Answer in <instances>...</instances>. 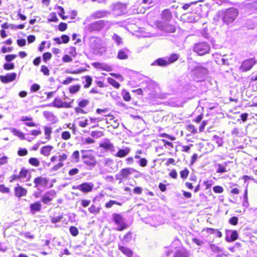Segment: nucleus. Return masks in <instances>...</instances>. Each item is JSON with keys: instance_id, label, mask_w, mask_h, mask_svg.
<instances>
[{"instance_id": "c756f323", "label": "nucleus", "mask_w": 257, "mask_h": 257, "mask_svg": "<svg viewBox=\"0 0 257 257\" xmlns=\"http://www.w3.org/2000/svg\"><path fill=\"white\" fill-rule=\"evenodd\" d=\"M132 239V233L130 231L128 232L121 239L123 244L127 243L130 242Z\"/></svg>"}, {"instance_id": "a19ab883", "label": "nucleus", "mask_w": 257, "mask_h": 257, "mask_svg": "<svg viewBox=\"0 0 257 257\" xmlns=\"http://www.w3.org/2000/svg\"><path fill=\"white\" fill-rule=\"evenodd\" d=\"M28 171L27 169L24 168H22L21 170L19 173V177L21 179L26 178Z\"/></svg>"}, {"instance_id": "6ab92c4d", "label": "nucleus", "mask_w": 257, "mask_h": 257, "mask_svg": "<svg viewBox=\"0 0 257 257\" xmlns=\"http://www.w3.org/2000/svg\"><path fill=\"white\" fill-rule=\"evenodd\" d=\"M92 65L96 69H101L103 70L110 71V66L105 64L100 63L99 62H94L92 64Z\"/></svg>"}, {"instance_id": "f3484780", "label": "nucleus", "mask_w": 257, "mask_h": 257, "mask_svg": "<svg viewBox=\"0 0 257 257\" xmlns=\"http://www.w3.org/2000/svg\"><path fill=\"white\" fill-rule=\"evenodd\" d=\"M34 182L35 184V187L37 188L38 190H39V186H44L46 185L47 180L45 178L38 177L34 179Z\"/></svg>"}, {"instance_id": "e2e57ef3", "label": "nucleus", "mask_w": 257, "mask_h": 257, "mask_svg": "<svg viewBox=\"0 0 257 257\" xmlns=\"http://www.w3.org/2000/svg\"><path fill=\"white\" fill-rule=\"evenodd\" d=\"M138 163L141 167H144L147 165L148 161L145 158H142L138 161Z\"/></svg>"}, {"instance_id": "69168bd1", "label": "nucleus", "mask_w": 257, "mask_h": 257, "mask_svg": "<svg viewBox=\"0 0 257 257\" xmlns=\"http://www.w3.org/2000/svg\"><path fill=\"white\" fill-rule=\"evenodd\" d=\"M17 57L16 55L14 54H11V55H7L5 56V60L8 62H10L15 59Z\"/></svg>"}, {"instance_id": "a878e982", "label": "nucleus", "mask_w": 257, "mask_h": 257, "mask_svg": "<svg viewBox=\"0 0 257 257\" xmlns=\"http://www.w3.org/2000/svg\"><path fill=\"white\" fill-rule=\"evenodd\" d=\"M112 217L113 220L117 225L120 224L121 223L124 222L123 218L120 214L114 213L112 214Z\"/></svg>"}, {"instance_id": "f257e3e1", "label": "nucleus", "mask_w": 257, "mask_h": 257, "mask_svg": "<svg viewBox=\"0 0 257 257\" xmlns=\"http://www.w3.org/2000/svg\"><path fill=\"white\" fill-rule=\"evenodd\" d=\"M180 241L179 239H175L170 246L167 247L168 250L166 251L167 256H170L175 249L176 250L174 253V257H189V252L184 248L177 249L180 245Z\"/></svg>"}, {"instance_id": "de8ad7c7", "label": "nucleus", "mask_w": 257, "mask_h": 257, "mask_svg": "<svg viewBox=\"0 0 257 257\" xmlns=\"http://www.w3.org/2000/svg\"><path fill=\"white\" fill-rule=\"evenodd\" d=\"M189 171L188 169L185 168L183 170L181 171L180 173L181 177L183 179H186L189 175Z\"/></svg>"}, {"instance_id": "7ed1b4c3", "label": "nucleus", "mask_w": 257, "mask_h": 257, "mask_svg": "<svg viewBox=\"0 0 257 257\" xmlns=\"http://www.w3.org/2000/svg\"><path fill=\"white\" fill-rule=\"evenodd\" d=\"M238 15V11L234 8L226 9L222 14V21L227 25L232 24Z\"/></svg>"}, {"instance_id": "e433bc0d", "label": "nucleus", "mask_w": 257, "mask_h": 257, "mask_svg": "<svg viewBox=\"0 0 257 257\" xmlns=\"http://www.w3.org/2000/svg\"><path fill=\"white\" fill-rule=\"evenodd\" d=\"M108 82L110 85L116 88H118L120 87L119 83L113 78H108Z\"/></svg>"}, {"instance_id": "0e129e2a", "label": "nucleus", "mask_w": 257, "mask_h": 257, "mask_svg": "<svg viewBox=\"0 0 257 257\" xmlns=\"http://www.w3.org/2000/svg\"><path fill=\"white\" fill-rule=\"evenodd\" d=\"M67 28V25L66 23L61 22L59 24L58 26V29L59 31L63 32Z\"/></svg>"}, {"instance_id": "aec40b11", "label": "nucleus", "mask_w": 257, "mask_h": 257, "mask_svg": "<svg viewBox=\"0 0 257 257\" xmlns=\"http://www.w3.org/2000/svg\"><path fill=\"white\" fill-rule=\"evenodd\" d=\"M42 205L39 202H36L30 205V208L31 212L35 214L36 212L40 211L41 209Z\"/></svg>"}, {"instance_id": "864d4df0", "label": "nucleus", "mask_w": 257, "mask_h": 257, "mask_svg": "<svg viewBox=\"0 0 257 257\" xmlns=\"http://www.w3.org/2000/svg\"><path fill=\"white\" fill-rule=\"evenodd\" d=\"M88 210L90 213L93 214H97L99 211V209L94 205H91V206L88 208Z\"/></svg>"}, {"instance_id": "603ef678", "label": "nucleus", "mask_w": 257, "mask_h": 257, "mask_svg": "<svg viewBox=\"0 0 257 257\" xmlns=\"http://www.w3.org/2000/svg\"><path fill=\"white\" fill-rule=\"evenodd\" d=\"M28 151L26 149L20 148L18 151V154L19 156H25L28 154Z\"/></svg>"}, {"instance_id": "c9c22d12", "label": "nucleus", "mask_w": 257, "mask_h": 257, "mask_svg": "<svg viewBox=\"0 0 257 257\" xmlns=\"http://www.w3.org/2000/svg\"><path fill=\"white\" fill-rule=\"evenodd\" d=\"M12 132L15 135L18 136L19 138H20L21 140H24L25 139V136L24 135L17 130L16 128H12Z\"/></svg>"}, {"instance_id": "3c124183", "label": "nucleus", "mask_w": 257, "mask_h": 257, "mask_svg": "<svg viewBox=\"0 0 257 257\" xmlns=\"http://www.w3.org/2000/svg\"><path fill=\"white\" fill-rule=\"evenodd\" d=\"M238 218L236 216H233V217H231L229 220H228V222L231 224V225H236L238 223Z\"/></svg>"}, {"instance_id": "9d476101", "label": "nucleus", "mask_w": 257, "mask_h": 257, "mask_svg": "<svg viewBox=\"0 0 257 257\" xmlns=\"http://www.w3.org/2000/svg\"><path fill=\"white\" fill-rule=\"evenodd\" d=\"M94 185L90 182H86L77 185L76 186H73V189H77L83 193H87L92 190Z\"/></svg>"}, {"instance_id": "473e14b6", "label": "nucleus", "mask_w": 257, "mask_h": 257, "mask_svg": "<svg viewBox=\"0 0 257 257\" xmlns=\"http://www.w3.org/2000/svg\"><path fill=\"white\" fill-rule=\"evenodd\" d=\"M80 86L79 85H75L69 87V92L71 94H74L79 91Z\"/></svg>"}, {"instance_id": "09e8293b", "label": "nucleus", "mask_w": 257, "mask_h": 257, "mask_svg": "<svg viewBox=\"0 0 257 257\" xmlns=\"http://www.w3.org/2000/svg\"><path fill=\"white\" fill-rule=\"evenodd\" d=\"M3 67L5 70H10L14 69L15 68V65L13 63H9L4 64Z\"/></svg>"}, {"instance_id": "a211bd4d", "label": "nucleus", "mask_w": 257, "mask_h": 257, "mask_svg": "<svg viewBox=\"0 0 257 257\" xmlns=\"http://www.w3.org/2000/svg\"><path fill=\"white\" fill-rule=\"evenodd\" d=\"M161 18L165 21H170L172 18V14L170 10L169 9L164 10L162 12Z\"/></svg>"}, {"instance_id": "f8f14e48", "label": "nucleus", "mask_w": 257, "mask_h": 257, "mask_svg": "<svg viewBox=\"0 0 257 257\" xmlns=\"http://www.w3.org/2000/svg\"><path fill=\"white\" fill-rule=\"evenodd\" d=\"M238 238V232L235 230H226L225 240L227 242H232Z\"/></svg>"}, {"instance_id": "393cba45", "label": "nucleus", "mask_w": 257, "mask_h": 257, "mask_svg": "<svg viewBox=\"0 0 257 257\" xmlns=\"http://www.w3.org/2000/svg\"><path fill=\"white\" fill-rule=\"evenodd\" d=\"M130 151V149L127 147L125 148L124 149H119L115 155V156L119 158L124 157L129 154Z\"/></svg>"}, {"instance_id": "4d7b16f0", "label": "nucleus", "mask_w": 257, "mask_h": 257, "mask_svg": "<svg viewBox=\"0 0 257 257\" xmlns=\"http://www.w3.org/2000/svg\"><path fill=\"white\" fill-rule=\"evenodd\" d=\"M112 39L115 42L117 45L120 44L121 42V38L117 34H114L112 36Z\"/></svg>"}, {"instance_id": "c85d7f7f", "label": "nucleus", "mask_w": 257, "mask_h": 257, "mask_svg": "<svg viewBox=\"0 0 257 257\" xmlns=\"http://www.w3.org/2000/svg\"><path fill=\"white\" fill-rule=\"evenodd\" d=\"M179 57V55L177 54H172L170 56L167 57L168 63L169 64H172L176 61Z\"/></svg>"}, {"instance_id": "bb28decb", "label": "nucleus", "mask_w": 257, "mask_h": 257, "mask_svg": "<svg viewBox=\"0 0 257 257\" xmlns=\"http://www.w3.org/2000/svg\"><path fill=\"white\" fill-rule=\"evenodd\" d=\"M227 165V163L224 162L223 164H216V166L217 167V169L216 170V172L217 173H222L227 172L226 170V167Z\"/></svg>"}, {"instance_id": "c03bdc74", "label": "nucleus", "mask_w": 257, "mask_h": 257, "mask_svg": "<svg viewBox=\"0 0 257 257\" xmlns=\"http://www.w3.org/2000/svg\"><path fill=\"white\" fill-rule=\"evenodd\" d=\"M116 204L118 205H121V204L119 202H117L115 200H110L108 202L106 203L105 205L106 208H110L113 205Z\"/></svg>"}, {"instance_id": "4468645a", "label": "nucleus", "mask_w": 257, "mask_h": 257, "mask_svg": "<svg viewBox=\"0 0 257 257\" xmlns=\"http://www.w3.org/2000/svg\"><path fill=\"white\" fill-rule=\"evenodd\" d=\"M14 191L15 196L19 198L25 196L27 193V190L18 184L17 186L15 188Z\"/></svg>"}, {"instance_id": "6e6d98bb", "label": "nucleus", "mask_w": 257, "mask_h": 257, "mask_svg": "<svg viewBox=\"0 0 257 257\" xmlns=\"http://www.w3.org/2000/svg\"><path fill=\"white\" fill-rule=\"evenodd\" d=\"M156 84L153 81H150L147 83V85L145 88V89L151 90L155 88Z\"/></svg>"}, {"instance_id": "2f4dec72", "label": "nucleus", "mask_w": 257, "mask_h": 257, "mask_svg": "<svg viewBox=\"0 0 257 257\" xmlns=\"http://www.w3.org/2000/svg\"><path fill=\"white\" fill-rule=\"evenodd\" d=\"M209 247L213 252L215 253L220 252L222 251V249H221L219 246L213 243L209 244Z\"/></svg>"}, {"instance_id": "7c9ffc66", "label": "nucleus", "mask_w": 257, "mask_h": 257, "mask_svg": "<svg viewBox=\"0 0 257 257\" xmlns=\"http://www.w3.org/2000/svg\"><path fill=\"white\" fill-rule=\"evenodd\" d=\"M212 141L217 144L218 147L222 146L223 143V139L217 135L213 137Z\"/></svg>"}, {"instance_id": "a18cd8bd", "label": "nucleus", "mask_w": 257, "mask_h": 257, "mask_svg": "<svg viewBox=\"0 0 257 257\" xmlns=\"http://www.w3.org/2000/svg\"><path fill=\"white\" fill-rule=\"evenodd\" d=\"M50 18L48 19V22H57L58 21V19L55 13H51L50 14Z\"/></svg>"}, {"instance_id": "1a4fd4ad", "label": "nucleus", "mask_w": 257, "mask_h": 257, "mask_svg": "<svg viewBox=\"0 0 257 257\" xmlns=\"http://www.w3.org/2000/svg\"><path fill=\"white\" fill-rule=\"evenodd\" d=\"M82 159L83 163L90 167H94L97 163L96 160L91 152L88 155H82Z\"/></svg>"}, {"instance_id": "774afa93", "label": "nucleus", "mask_w": 257, "mask_h": 257, "mask_svg": "<svg viewBox=\"0 0 257 257\" xmlns=\"http://www.w3.org/2000/svg\"><path fill=\"white\" fill-rule=\"evenodd\" d=\"M62 60L65 63H68L71 62L72 61V59L68 55L66 54L63 57Z\"/></svg>"}, {"instance_id": "13d9d810", "label": "nucleus", "mask_w": 257, "mask_h": 257, "mask_svg": "<svg viewBox=\"0 0 257 257\" xmlns=\"http://www.w3.org/2000/svg\"><path fill=\"white\" fill-rule=\"evenodd\" d=\"M52 57V54L49 52L44 53L43 55V59L44 62H46Z\"/></svg>"}, {"instance_id": "cd10ccee", "label": "nucleus", "mask_w": 257, "mask_h": 257, "mask_svg": "<svg viewBox=\"0 0 257 257\" xmlns=\"http://www.w3.org/2000/svg\"><path fill=\"white\" fill-rule=\"evenodd\" d=\"M117 58L120 60L126 59L128 58L127 50H120L118 52Z\"/></svg>"}, {"instance_id": "338daca9", "label": "nucleus", "mask_w": 257, "mask_h": 257, "mask_svg": "<svg viewBox=\"0 0 257 257\" xmlns=\"http://www.w3.org/2000/svg\"><path fill=\"white\" fill-rule=\"evenodd\" d=\"M214 192L217 193H221L223 191V189L220 186H215L213 188Z\"/></svg>"}, {"instance_id": "58836bf2", "label": "nucleus", "mask_w": 257, "mask_h": 257, "mask_svg": "<svg viewBox=\"0 0 257 257\" xmlns=\"http://www.w3.org/2000/svg\"><path fill=\"white\" fill-rule=\"evenodd\" d=\"M87 119L84 117H82L80 118V120L78 121V124L81 127H85L87 125Z\"/></svg>"}, {"instance_id": "4be33fe9", "label": "nucleus", "mask_w": 257, "mask_h": 257, "mask_svg": "<svg viewBox=\"0 0 257 257\" xmlns=\"http://www.w3.org/2000/svg\"><path fill=\"white\" fill-rule=\"evenodd\" d=\"M152 65H158L160 66H166L169 65L166 57L161 58L157 59L152 64Z\"/></svg>"}, {"instance_id": "5701e85b", "label": "nucleus", "mask_w": 257, "mask_h": 257, "mask_svg": "<svg viewBox=\"0 0 257 257\" xmlns=\"http://www.w3.org/2000/svg\"><path fill=\"white\" fill-rule=\"evenodd\" d=\"M91 47L94 49H100L101 47V40L97 38H92L91 41Z\"/></svg>"}, {"instance_id": "f03ea898", "label": "nucleus", "mask_w": 257, "mask_h": 257, "mask_svg": "<svg viewBox=\"0 0 257 257\" xmlns=\"http://www.w3.org/2000/svg\"><path fill=\"white\" fill-rule=\"evenodd\" d=\"M110 27V24L108 21L99 20L87 25L85 27V30L87 32L91 33L95 31H99L104 28L106 29H108Z\"/></svg>"}, {"instance_id": "423d86ee", "label": "nucleus", "mask_w": 257, "mask_h": 257, "mask_svg": "<svg viewBox=\"0 0 257 257\" xmlns=\"http://www.w3.org/2000/svg\"><path fill=\"white\" fill-rule=\"evenodd\" d=\"M157 27L160 30L166 33H174L176 31L174 25L164 22H158Z\"/></svg>"}, {"instance_id": "412c9836", "label": "nucleus", "mask_w": 257, "mask_h": 257, "mask_svg": "<svg viewBox=\"0 0 257 257\" xmlns=\"http://www.w3.org/2000/svg\"><path fill=\"white\" fill-rule=\"evenodd\" d=\"M118 249L127 257L133 256V251L130 248L122 245H119Z\"/></svg>"}, {"instance_id": "2eb2a0df", "label": "nucleus", "mask_w": 257, "mask_h": 257, "mask_svg": "<svg viewBox=\"0 0 257 257\" xmlns=\"http://www.w3.org/2000/svg\"><path fill=\"white\" fill-rule=\"evenodd\" d=\"M109 14V12L106 11L98 10L93 13L91 16L94 19H99L106 17Z\"/></svg>"}, {"instance_id": "4c0bfd02", "label": "nucleus", "mask_w": 257, "mask_h": 257, "mask_svg": "<svg viewBox=\"0 0 257 257\" xmlns=\"http://www.w3.org/2000/svg\"><path fill=\"white\" fill-rule=\"evenodd\" d=\"M53 106L58 108H62V101L58 98H55L53 102Z\"/></svg>"}, {"instance_id": "8fccbe9b", "label": "nucleus", "mask_w": 257, "mask_h": 257, "mask_svg": "<svg viewBox=\"0 0 257 257\" xmlns=\"http://www.w3.org/2000/svg\"><path fill=\"white\" fill-rule=\"evenodd\" d=\"M57 9L60 10V12L58 13V15L63 20H66L67 17L63 15V14L65 13L64 9L61 6H58Z\"/></svg>"}, {"instance_id": "72a5a7b5", "label": "nucleus", "mask_w": 257, "mask_h": 257, "mask_svg": "<svg viewBox=\"0 0 257 257\" xmlns=\"http://www.w3.org/2000/svg\"><path fill=\"white\" fill-rule=\"evenodd\" d=\"M85 80L84 84V87L85 88H88L91 84L92 79V78L89 76H86L84 77Z\"/></svg>"}, {"instance_id": "0eeeda50", "label": "nucleus", "mask_w": 257, "mask_h": 257, "mask_svg": "<svg viewBox=\"0 0 257 257\" xmlns=\"http://www.w3.org/2000/svg\"><path fill=\"white\" fill-rule=\"evenodd\" d=\"M191 73L196 78H201L207 74L208 70L204 67L198 65L194 67Z\"/></svg>"}, {"instance_id": "5fc2aeb1", "label": "nucleus", "mask_w": 257, "mask_h": 257, "mask_svg": "<svg viewBox=\"0 0 257 257\" xmlns=\"http://www.w3.org/2000/svg\"><path fill=\"white\" fill-rule=\"evenodd\" d=\"M61 137L63 140H67L71 137L70 133L68 131L63 132L61 134Z\"/></svg>"}, {"instance_id": "6e6552de", "label": "nucleus", "mask_w": 257, "mask_h": 257, "mask_svg": "<svg viewBox=\"0 0 257 257\" xmlns=\"http://www.w3.org/2000/svg\"><path fill=\"white\" fill-rule=\"evenodd\" d=\"M256 63V61L254 58L246 59L242 62L239 67V70L242 72L249 71Z\"/></svg>"}, {"instance_id": "680f3d73", "label": "nucleus", "mask_w": 257, "mask_h": 257, "mask_svg": "<svg viewBox=\"0 0 257 257\" xmlns=\"http://www.w3.org/2000/svg\"><path fill=\"white\" fill-rule=\"evenodd\" d=\"M41 71L45 75L48 76L49 75V70L48 67L45 65L41 66Z\"/></svg>"}, {"instance_id": "49530a36", "label": "nucleus", "mask_w": 257, "mask_h": 257, "mask_svg": "<svg viewBox=\"0 0 257 257\" xmlns=\"http://www.w3.org/2000/svg\"><path fill=\"white\" fill-rule=\"evenodd\" d=\"M63 218V216L62 214L57 216H53L51 217V222L53 223H56L61 220Z\"/></svg>"}, {"instance_id": "20e7f679", "label": "nucleus", "mask_w": 257, "mask_h": 257, "mask_svg": "<svg viewBox=\"0 0 257 257\" xmlns=\"http://www.w3.org/2000/svg\"><path fill=\"white\" fill-rule=\"evenodd\" d=\"M210 50V45L205 42L197 43L194 45L193 47L194 52L200 56L208 53Z\"/></svg>"}, {"instance_id": "bf43d9fd", "label": "nucleus", "mask_w": 257, "mask_h": 257, "mask_svg": "<svg viewBox=\"0 0 257 257\" xmlns=\"http://www.w3.org/2000/svg\"><path fill=\"white\" fill-rule=\"evenodd\" d=\"M89 103V101L87 99H83L79 102L78 105L79 107L83 108L86 107Z\"/></svg>"}, {"instance_id": "f704fd0d", "label": "nucleus", "mask_w": 257, "mask_h": 257, "mask_svg": "<svg viewBox=\"0 0 257 257\" xmlns=\"http://www.w3.org/2000/svg\"><path fill=\"white\" fill-rule=\"evenodd\" d=\"M29 163L35 167H38L40 165V162L36 158H31L29 160Z\"/></svg>"}, {"instance_id": "dca6fc26", "label": "nucleus", "mask_w": 257, "mask_h": 257, "mask_svg": "<svg viewBox=\"0 0 257 257\" xmlns=\"http://www.w3.org/2000/svg\"><path fill=\"white\" fill-rule=\"evenodd\" d=\"M99 146L105 150L110 151L111 152H114L115 151L113 145L110 143L109 140H106V141L101 143Z\"/></svg>"}, {"instance_id": "052dcab7", "label": "nucleus", "mask_w": 257, "mask_h": 257, "mask_svg": "<svg viewBox=\"0 0 257 257\" xmlns=\"http://www.w3.org/2000/svg\"><path fill=\"white\" fill-rule=\"evenodd\" d=\"M72 159L75 160L76 162H78L79 161V152L78 151H75L72 154Z\"/></svg>"}, {"instance_id": "9b49d317", "label": "nucleus", "mask_w": 257, "mask_h": 257, "mask_svg": "<svg viewBox=\"0 0 257 257\" xmlns=\"http://www.w3.org/2000/svg\"><path fill=\"white\" fill-rule=\"evenodd\" d=\"M56 195V192L54 190H50L46 192L42 196L41 201L45 204H48L52 200Z\"/></svg>"}, {"instance_id": "ddd939ff", "label": "nucleus", "mask_w": 257, "mask_h": 257, "mask_svg": "<svg viewBox=\"0 0 257 257\" xmlns=\"http://www.w3.org/2000/svg\"><path fill=\"white\" fill-rule=\"evenodd\" d=\"M17 74L16 73H8L5 76H0V80L3 83H8L15 80Z\"/></svg>"}, {"instance_id": "79ce46f5", "label": "nucleus", "mask_w": 257, "mask_h": 257, "mask_svg": "<svg viewBox=\"0 0 257 257\" xmlns=\"http://www.w3.org/2000/svg\"><path fill=\"white\" fill-rule=\"evenodd\" d=\"M69 231L72 235L73 236H76L78 234V230L77 228L75 226H72L69 228Z\"/></svg>"}, {"instance_id": "37998d69", "label": "nucleus", "mask_w": 257, "mask_h": 257, "mask_svg": "<svg viewBox=\"0 0 257 257\" xmlns=\"http://www.w3.org/2000/svg\"><path fill=\"white\" fill-rule=\"evenodd\" d=\"M45 135L46 136V139L49 140L51 138V134L52 133L51 128L49 127H44Z\"/></svg>"}, {"instance_id": "39448f33", "label": "nucleus", "mask_w": 257, "mask_h": 257, "mask_svg": "<svg viewBox=\"0 0 257 257\" xmlns=\"http://www.w3.org/2000/svg\"><path fill=\"white\" fill-rule=\"evenodd\" d=\"M134 172H139L133 168H126L122 169L119 172L115 175L116 180H119L120 183L123 179H127L130 175Z\"/></svg>"}, {"instance_id": "b1692460", "label": "nucleus", "mask_w": 257, "mask_h": 257, "mask_svg": "<svg viewBox=\"0 0 257 257\" xmlns=\"http://www.w3.org/2000/svg\"><path fill=\"white\" fill-rule=\"evenodd\" d=\"M53 149V146L50 145L45 146L41 149L40 153L45 156H49L51 151Z\"/></svg>"}, {"instance_id": "ea45409f", "label": "nucleus", "mask_w": 257, "mask_h": 257, "mask_svg": "<svg viewBox=\"0 0 257 257\" xmlns=\"http://www.w3.org/2000/svg\"><path fill=\"white\" fill-rule=\"evenodd\" d=\"M122 95L123 99L126 101H128L131 99V97L129 92L125 90H122Z\"/></svg>"}]
</instances>
